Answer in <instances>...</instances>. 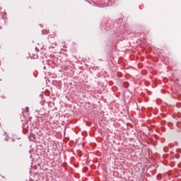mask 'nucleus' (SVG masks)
<instances>
[{"instance_id":"f257e3e1","label":"nucleus","mask_w":181,"mask_h":181,"mask_svg":"<svg viewBox=\"0 0 181 181\" xmlns=\"http://www.w3.org/2000/svg\"><path fill=\"white\" fill-rule=\"evenodd\" d=\"M25 112H29V107L25 108Z\"/></svg>"}]
</instances>
